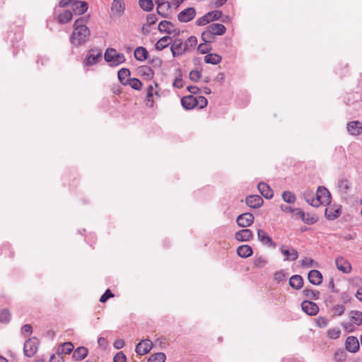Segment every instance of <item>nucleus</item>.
<instances>
[{
    "instance_id": "nucleus-61",
    "label": "nucleus",
    "mask_w": 362,
    "mask_h": 362,
    "mask_svg": "<svg viewBox=\"0 0 362 362\" xmlns=\"http://www.w3.org/2000/svg\"><path fill=\"white\" fill-rule=\"evenodd\" d=\"M339 187L346 192L349 188V183L347 180L343 179L339 181Z\"/></svg>"
},
{
    "instance_id": "nucleus-54",
    "label": "nucleus",
    "mask_w": 362,
    "mask_h": 362,
    "mask_svg": "<svg viewBox=\"0 0 362 362\" xmlns=\"http://www.w3.org/2000/svg\"><path fill=\"white\" fill-rule=\"evenodd\" d=\"M211 47L207 45L206 42L205 43H201L198 46V50L201 54H207L211 50Z\"/></svg>"
},
{
    "instance_id": "nucleus-1",
    "label": "nucleus",
    "mask_w": 362,
    "mask_h": 362,
    "mask_svg": "<svg viewBox=\"0 0 362 362\" xmlns=\"http://www.w3.org/2000/svg\"><path fill=\"white\" fill-rule=\"evenodd\" d=\"M84 18H78L74 24V30L70 37L71 44L80 46L87 42L90 36V30L86 25Z\"/></svg>"
},
{
    "instance_id": "nucleus-5",
    "label": "nucleus",
    "mask_w": 362,
    "mask_h": 362,
    "mask_svg": "<svg viewBox=\"0 0 362 362\" xmlns=\"http://www.w3.org/2000/svg\"><path fill=\"white\" fill-rule=\"evenodd\" d=\"M222 16V12L219 10H215L210 12H208L204 16L199 18L197 21L196 24L199 26H203L208 23H209L211 21L218 20L221 18Z\"/></svg>"
},
{
    "instance_id": "nucleus-23",
    "label": "nucleus",
    "mask_w": 362,
    "mask_h": 362,
    "mask_svg": "<svg viewBox=\"0 0 362 362\" xmlns=\"http://www.w3.org/2000/svg\"><path fill=\"white\" fill-rule=\"evenodd\" d=\"M308 278L310 283L315 286L321 284L322 281V274L316 269L310 271L308 275Z\"/></svg>"
},
{
    "instance_id": "nucleus-36",
    "label": "nucleus",
    "mask_w": 362,
    "mask_h": 362,
    "mask_svg": "<svg viewBox=\"0 0 362 362\" xmlns=\"http://www.w3.org/2000/svg\"><path fill=\"white\" fill-rule=\"evenodd\" d=\"M171 39L168 36L161 37L155 45V47L158 50H163L167 47L170 43Z\"/></svg>"
},
{
    "instance_id": "nucleus-7",
    "label": "nucleus",
    "mask_w": 362,
    "mask_h": 362,
    "mask_svg": "<svg viewBox=\"0 0 362 362\" xmlns=\"http://www.w3.org/2000/svg\"><path fill=\"white\" fill-rule=\"evenodd\" d=\"M153 348V343L150 339H143L138 343L135 348V351L138 355H145L148 354Z\"/></svg>"
},
{
    "instance_id": "nucleus-17",
    "label": "nucleus",
    "mask_w": 362,
    "mask_h": 362,
    "mask_svg": "<svg viewBox=\"0 0 362 362\" xmlns=\"http://www.w3.org/2000/svg\"><path fill=\"white\" fill-rule=\"evenodd\" d=\"M245 202L249 207L257 209L263 204L264 200L260 196L255 194L247 196Z\"/></svg>"
},
{
    "instance_id": "nucleus-19",
    "label": "nucleus",
    "mask_w": 362,
    "mask_h": 362,
    "mask_svg": "<svg viewBox=\"0 0 362 362\" xmlns=\"http://www.w3.org/2000/svg\"><path fill=\"white\" fill-rule=\"evenodd\" d=\"M253 237V233L250 229H242L238 230L235 234V238L238 241L247 242L250 240Z\"/></svg>"
},
{
    "instance_id": "nucleus-47",
    "label": "nucleus",
    "mask_w": 362,
    "mask_h": 362,
    "mask_svg": "<svg viewBox=\"0 0 362 362\" xmlns=\"http://www.w3.org/2000/svg\"><path fill=\"white\" fill-rule=\"evenodd\" d=\"M11 320V313L7 309H4L0 312V322L7 323Z\"/></svg>"
},
{
    "instance_id": "nucleus-20",
    "label": "nucleus",
    "mask_w": 362,
    "mask_h": 362,
    "mask_svg": "<svg viewBox=\"0 0 362 362\" xmlns=\"http://www.w3.org/2000/svg\"><path fill=\"white\" fill-rule=\"evenodd\" d=\"M346 129L351 135H359L362 133V123L359 121H351L347 124Z\"/></svg>"
},
{
    "instance_id": "nucleus-49",
    "label": "nucleus",
    "mask_w": 362,
    "mask_h": 362,
    "mask_svg": "<svg viewBox=\"0 0 362 362\" xmlns=\"http://www.w3.org/2000/svg\"><path fill=\"white\" fill-rule=\"evenodd\" d=\"M196 99V107H199V109L204 108L207 105L208 101L204 96H197Z\"/></svg>"
},
{
    "instance_id": "nucleus-24",
    "label": "nucleus",
    "mask_w": 362,
    "mask_h": 362,
    "mask_svg": "<svg viewBox=\"0 0 362 362\" xmlns=\"http://www.w3.org/2000/svg\"><path fill=\"white\" fill-rule=\"evenodd\" d=\"M341 215V206H332L325 209V216L329 220H334Z\"/></svg>"
},
{
    "instance_id": "nucleus-38",
    "label": "nucleus",
    "mask_w": 362,
    "mask_h": 362,
    "mask_svg": "<svg viewBox=\"0 0 362 362\" xmlns=\"http://www.w3.org/2000/svg\"><path fill=\"white\" fill-rule=\"evenodd\" d=\"M350 317L353 322L359 326L362 325V313L358 310H352L350 312Z\"/></svg>"
},
{
    "instance_id": "nucleus-3",
    "label": "nucleus",
    "mask_w": 362,
    "mask_h": 362,
    "mask_svg": "<svg viewBox=\"0 0 362 362\" xmlns=\"http://www.w3.org/2000/svg\"><path fill=\"white\" fill-rule=\"evenodd\" d=\"M104 59L111 66H117L126 61L124 54L117 52V50L113 48H107L106 49Z\"/></svg>"
},
{
    "instance_id": "nucleus-57",
    "label": "nucleus",
    "mask_w": 362,
    "mask_h": 362,
    "mask_svg": "<svg viewBox=\"0 0 362 362\" xmlns=\"http://www.w3.org/2000/svg\"><path fill=\"white\" fill-rule=\"evenodd\" d=\"M114 295L112 294V293L111 292V291L110 289H107L105 291V292L101 296L100 298V301L101 303H105L106 302L109 298L113 297Z\"/></svg>"
},
{
    "instance_id": "nucleus-64",
    "label": "nucleus",
    "mask_w": 362,
    "mask_h": 362,
    "mask_svg": "<svg viewBox=\"0 0 362 362\" xmlns=\"http://www.w3.org/2000/svg\"><path fill=\"white\" fill-rule=\"evenodd\" d=\"M62 359L63 357L62 356V354L58 352L57 356H55L54 354L51 356L49 362H61Z\"/></svg>"
},
{
    "instance_id": "nucleus-22",
    "label": "nucleus",
    "mask_w": 362,
    "mask_h": 362,
    "mask_svg": "<svg viewBox=\"0 0 362 362\" xmlns=\"http://www.w3.org/2000/svg\"><path fill=\"white\" fill-rule=\"evenodd\" d=\"M257 188L261 194L266 199H272L274 196V192L272 188L265 182H261L258 184Z\"/></svg>"
},
{
    "instance_id": "nucleus-52",
    "label": "nucleus",
    "mask_w": 362,
    "mask_h": 362,
    "mask_svg": "<svg viewBox=\"0 0 362 362\" xmlns=\"http://www.w3.org/2000/svg\"><path fill=\"white\" fill-rule=\"evenodd\" d=\"M202 77V74L197 70H192L189 73V78L194 82L198 81Z\"/></svg>"
},
{
    "instance_id": "nucleus-55",
    "label": "nucleus",
    "mask_w": 362,
    "mask_h": 362,
    "mask_svg": "<svg viewBox=\"0 0 362 362\" xmlns=\"http://www.w3.org/2000/svg\"><path fill=\"white\" fill-rule=\"evenodd\" d=\"M315 261L310 257H305L301 261V265L305 268H310L313 266Z\"/></svg>"
},
{
    "instance_id": "nucleus-4",
    "label": "nucleus",
    "mask_w": 362,
    "mask_h": 362,
    "mask_svg": "<svg viewBox=\"0 0 362 362\" xmlns=\"http://www.w3.org/2000/svg\"><path fill=\"white\" fill-rule=\"evenodd\" d=\"M226 27L223 24L212 23L202 33V39L206 42H210V38H211L213 35H222L226 33Z\"/></svg>"
},
{
    "instance_id": "nucleus-10",
    "label": "nucleus",
    "mask_w": 362,
    "mask_h": 362,
    "mask_svg": "<svg viewBox=\"0 0 362 362\" xmlns=\"http://www.w3.org/2000/svg\"><path fill=\"white\" fill-rule=\"evenodd\" d=\"M170 50L174 57L180 56L186 52L185 44L180 39H175L173 41Z\"/></svg>"
},
{
    "instance_id": "nucleus-18",
    "label": "nucleus",
    "mask_w": 362,
    "mask_h": 362,
    "mask_svg": "<svg viewBox=\"0 0 362 362\" xmlns=\"http://www.w3.org/2000/svg\"><path fill=\"white\" fill-rule=\"evenodd\" d=\"M335 264L337 268L343 273L348 274L351 270V264L342 257H337Z\"/></svg>"
},
{
    "instance_id": "nucleus-33",
    "label": "nucleus",
    "mask_w": 362,
    "mask_h": 362,
    "mask_svg": "<svg viewBox=\"0 0 362 362\" xmlns=\"http://www.w3.org/2000/svg\"><path fill=\"white\" fill-rule=\"evenodd\" d=\"M125 8L124 3L122 0H113L111 6V10L116 14H121Z\"/></svg>"
},
{
    "instance_id": "nucleus-15",
    "label": "nucleus",
    "mask_w": 362,
    "mask_h": 362,
    "mask_svg": "<svg viewBox=\"0 0 362 362\" xmlns=\"http://www.w3.org/2000/svg\"><path fill=\"white\" fill-rule=\"evenodd\" d=\"M301 308L308 315H315L319 311L317 305L310 300H303L301 303Z\"/></svg>"
},
{
    "instance_id": "nucleus-28",
    "label": "nucleus",
    "mask_w": 362,
    "mask_h": 362,
    "mask_svg": "<svg viewBox=\"0 0 362 362\" xmlns=\"http://www.w3.org/2000/svg\"><path fill=\"white\" fill-rule=\"evenodd\" d=\"M118 79L119 82L123 85H127L128 82L130 81V71L127 68H122L118 71L117 73Z\"/></svg>"
},
{
    "instance_id": "nucleus-27",
    "label": "nucleus",
    "mask_w": 362,
    "mask_h": 362,
    "mask_svg": "<svg viewBox=\"0 0 362 362\" xmlns=\"http://www.w3.org/2000/svg\"><path fill=\"white\" fill-rule=\"evenodd\" d=\"M182 105L187 110H191L196 107V99L193 95L184 96L181 99Z\"/></svg>"
},
{
    "instance_id": "nucleus-37",
    "label": "nucleus",
    "mask_w": 362,
    "mask_h": 362,
    "mask_svg": "<svg viewBox=\"0 0 362 362\" xmlns=\"http://www.w3.org/2000/svg\"><path fill=\"white\" fill-rule=\"evenodd\" d=\"M72 12L65 10L58 16V21L60 24H64L70 21L72 18Z\"/></svg>"
},
{
    "instance_id": "nucleus-12",
    "label": "nucleus",
    "mask_w": 362,
    "mask_h": 362,
    "mask_svg": "<svg viewBox=\"0 0 362 362\" xmlns=\"http://www.w3.org/2000/svg\"><path fill=\"white\" fill-rule=\"evenodd\" d=\"M196 16V11L194 8H187L177 15V19L180 22L187 23L192 21Z\"/></svg>"
},
{
    "instance_id": "nucleus-46",
    "label": "nucleus",
    "mask_w": 362,
    "mask_h": 362,
    "mask_svg": "<svg viewBox=\"0 0 362 362\" xmlns=\"http://www.w3.org/2000/svg\"><path fill=\"white\" fill-rule=\"evenodd\" d=\"M127 85H129L133 89L140 90L142 88V83L137 78H131Z\"/></svg>"
},
{
    "instance_id": "nucleus-39",
    "label": "nucleus",
    "mask_w": 362,
    "mask_h": 362,
    "mask_svg": "<svg viewBox=\"0 0 362 362\" xmlns=\"http://www.w3.org/2000/svg\"><path fill=\"white\" fill-rule=\"evenodd\" d=\"M303 293L305 297L312 300H317L319 298L320 296V292L318 291L308 288H304Z\"/></svg>"
},
{
    "instance_id": "nucleus-32",
    "label": "nucleus",
    "mask_w": 362,
    "mask_h": 362,
    "mask_svg": "<svg viewBox=\"0 0 362 362\" xmlns=\"http://www.w3.org/2000/svg\"><path fill=\"white\" fill-rule=\"evenodd\" d=\"M158 86V83L156 82H153L152 84L148 85L147 88V94H146V100L148 102H151L150 106L153 105V95L160 97L157 90H154V88Z\"/></svg>"
},
{
    "instance_id": "nucleus-16",
    "label": "nucleus",
    "mask_w": 362,
    "mask_h": 362,
    "mask_svg": "<svg viewBox=\"0 0 362 362\" xmlns=\"http://www.w3.org/2000/svg\"><path fill=\"white\" fill-rule=\"evenodd\" d=\"M346 349L351 353H356L359 349V342L358 339L354 336H349L345 341Z\"/></svg>"
},
{
    "instance_id": "nucleus-6",
    "label": "nucleus",
    "mask_w": 362,
    "mask_h": 362,
    "mask_svg": "<svg viewBox=\"0 0 362 362\" xmlns=\"http://www.w3.org/2000/svg\"><path fill=\"white\" fill-rule=\"evenodd\" d=\"M38 344V340L35 337L29 338L28 340H26L23 346V352L25 356L27 357L33 356L37 351Z\"/></svg>"
},
{
    "instance_id": "nucleus-31",
    "label": "nucleus",
    "mask_w": 362,
    "mask_h": 362,
    "mask_svg": "<svg viewBox=\"0 0 362 362\" xmlns=\"http://www.w3.org/2000/svg\"><path fill=\"white\" fill-rule=\"evenodd\" d=\"M238 255L243 258H247L252 255V249L250 245H243L237 248Z\"/></svg>"
},
{
    "instance_id": "nucleus-56",
    "label": "nucleus",
    "mask_w": 362,
    "mask_h": 362,
    "mask_svg": "<svg viewBox=\"0 0 362 362\" xmlns=\"http://www.w3.org/2000/svg\"><path fill=\"white\" fill-rule=\"evenodd\" d=\"M316 325L320 327H325L328 325V320L325 317H319L316 319Z\"/></svg>"
},
{
    "instance_id": "nucleus-48",
    "label": "nucleus",
    "mask_w": 362,
    "mask_h": 362,
    "mask_svg": "<svg viewBox=\"0 0 362 362\" xmlns=\"http://www.w3.org/2000/svg\"><path fill=\"white\" fill-rule=\"evenodd\" d=\"M327 334L328 337L335 339L339 337L341 331L339 328L334 327L328 329Z\"/></svg>"
},
{
    "instance_id": "nucleus-41",
    "label": "nucleus",
    "mask_w": 362,
    "mask_h": 362,
    "mask_svg": "<svg viewBox=\"0 0 362 362\" xmlns=\"http://www.w3.org/2000/svg\"><path fill=\"white\" fill-rule=\"evenodd\" d=\"M281 197L283 200L288 204H293L296 201V197L295 194L290 191H284L282 193Z\"/></svg>"
},
{
    "instance_id": "nucleus-44",
    "label": "nucleus",
    "mask_w": 362,
    "mask_h": 362,
    "mask_svg": "<svg viewBox=\"0 0 362 362\" xmlns=\"http://www.w3.org/2000/svg\"><path fill=\"white\" fill-rule=\"evenodd\" d=\"M267 263L268 260L262 256L255 257L254 259V265L258 269L264 267Z\"/></svg>"
},
{
    "instance_id": "nucleus-40",
    "label": "nucleus",
    "mask_w": 362,
    "mask_h": 362,
    "mask_svg": "<svg viewBox=\"0 0 362 362\" xmlns=\"http://www.w3.org/2000/svg\"><path fill=\"white\" fill-rule=\"evenodd\" d=\"M166 356L163 352H158L151 355L148 358V362H165Z\"/></svg>"
},
{
    "instance_id": "nucleus-53",
    "label": "nucleus",
    "mask_w": 362,
    "mask_h": 362,
    "mask_svg": "<svg viewBox=\"0 0 362 362\" xmlns=\"http://www.w3.org/2000/svg\"><path fill=\"white\" fill-rule=\"evenodd\" d=\"M114 362H126L127 357L126 355L122 352L119 351L116 354L113 358Z\"/></svg>"
},
{
    "instance_id": "nucleus-9",
    "label": "nucleus",
    "mask_w": 362,
    "mask_h": 362,
    "mask_svg": "<svg viewBox=\"0 0 362 362\" xmlns=\"http://www.w3.org/2000/svg\"><path fill=\"white\" fill-rule=\"evenodd\" d=\"M102 57V53L97 49H91L88 52L84 61L86 66H92L98 63Z\"/></svg>"
},
{
    "instance_id": "nucleus-58",
    "label": "nucleus",
    "mask_w": 362,
    "mask_h": 362,
    "mask_svg": "<svg viewBox=\"0 0 362 362\" xmlns=\"http://www.w3.org/2000/svg\"><path fill=\"white\" fill-rule=\"evenodd\" d=\"M274 278L277 282H281L286 279V274L282 270L278 271L275 272Z\"/></svg>"
},
{
    "instance_id": "nucleus-45",
    "label": "nucleus",
    "mask_w": 362,
    "mask_h": 362,
    "mask_svg": "<svg viewBox=\"0 0 362 362\" xmlns=\"http://www.w3.org/2000/svg\"><path fill=\"white\" fill-rule=\"evenodd\" d=\"M346 358V353L343 349H338L334 356V359L336 362H343Z\"/></svg>"
},
{
    "instance_id": "nucleus-13",
    "label": "nucleus",
    "mask_w": 362,
    "mask_h": 362,
    "mask_svg": "<svg viewBox=\"0 0 362 362\" xmlns=\"http://www.w3.org/2000/svg\"><path fill=\"white\" fill-rule=\"evenodd\" d=\"M158 30L161 33H167L175 35L179 34V30L175 28V26L171 22L168 21H160L158 25Z\"/></svg>"
},
{
    "instance_id": "nucleus-8",
    "label": "nucleus",
    "mask_w": 362,
    "mask_h": 362,
    "mask_svg": "<svg viewBox=\"0 0 362 362\" xmlns=\"http://www.w3.org/2000/svg\"><path fill=\"white\" fill-rule=\"evenodd\" d=\"M254 216L251 213H244L239 215L236 218L237 224L242 228L251 226L254 222Z\"/></svg>"
},
{
    "instance_id": "nucleus-63",
    "label": "nucleus",
    "mask_w": 362,
    "mask_h": 362,
    "mask_svg": "<svg viewBox=\"0 0 362 362\" xmlns=\"http://www.w3.org/2000/svg\"><path fill=\"white\" fill-rule=\"evenodd\" d=\"M183 81L181 77H177L173 81V86L177 88H181L183 87Z\"/></svg>"
},
{
    "instance_id": "nucleus-59",
    "label": "nucleus",
    "mask_w": 362,
    "mask_h": 362,
    "mask_svg": "<svg viewBox=\"0 0 362 362\" xmlns=\"http://www.w3.org/2000/svg\"><path fill=\"white\" fill-rule=\"evenodd\" d=\"M32 332L33 327L29 324L24 325L21 328V334L25 336L31 334Z\"/></svg>"
},
{
    "instance_id": "nucleus-50",
    "label": "nucleus",
    "mask_w": 362,
    "mask_h": 362,
    "mask_svg": "<svg viewBox=\"0 0 362 362\" xmlns=\"http://www.w3.org/2000/svg\"><path fill=\"white\" fill-rule=\"evenodd\" d=\"M344 310H345V307L343 305H339V304L335 305L332 308V312L333 313V315H335V316L341 315L344 313Z\"/></svg>"
},
{
    "instance_id": "nucleus-30",
    "label": "nucleus",
    "mask_w": 362,
    "mask_h": 362,
    "mask_svg": "<svg viewBox=\"0 0 362 362\" xmlns=\"http://www.w3.org/2000/svg\"><path fill=\"white\" fill-rule=\"evenodd\" d=\"M134 55L136 60L143 62L147 59L148 52L146 48L138 47L135 49Z\"/></svg>"
},
{
    "instance_id": "nucleus-25",
    "label": "nucleus",
    "mask_w": 362,
    "mask_h": 362,
    "mask_svg": "<svg viewBox=\"0 0 362 362\" xmlns=\"http://www.w3.org/2000/svg\"><path fill=\"white\" fill-rule=\"evenodd\" d=\"M257 237L259 240H260L263 244L273 247H276V243L273 242L272 238L269 237L264 230L259 229L257 230Z\"/></svg>"
},
{
    "instance_id": "nucleus-60",
    "label": "nucleus",
    "mask_w": 362,
    "mask_h": 362,
    "mask_svg": "<svg viewBox=\"0 0 362 362\" xmlns=\"http://www.w3.org/2000/svg\"><path fill=\"white\" fill-rule=\"evenodd\" d=\"M304 199H305L306 202L311 205V201L313 197V192L311 190H307L305 191L303 193Z\"/></svg>"
},
{
    "instance_id": "nucleus-42",
    "label": "nucleus",
    "mask_w": 362,
    "mask_h": 362,
    "mask_svg": "<svg viewBox=\"0 0 362 362\" xmlns=\"http://www.w3.org/2000/svg\"><path fill=\"white\" fill-rule=\"evenodd\" d=\"M139 6L145 11H151L153 8V3L152 0H139Z\"/></svg>"
},
{
    "instance_id": "nucleus-34",
    "label": "nucleus",
    "mask_w": 362,
    "mask_h": 362,
    "mask_svg": "<svg viewBox=\"0 0 362 362\" xmlns=\"http://www.w3.org/2000/svg\"><path fill=\"white\" fill-rule=\"evenodd\" d=\"M221 57L218 54L210 53L207 54L204 57V62L206 64H211L213 65H216L221 62Z\"/></svg>"
},
{
    "instance_id": "nucleus-62",
    "label": "nucleus",
    "mask_w": 362,
    "mask_h": 362,
    "mask_svg": "<svg viewBox=\"0 0 362 362\" xmlns=\"http://www.w3.org/2000/svg\"><path fill=\"white\" fill-rule=\"evenodd\" d=\"M157 17L154 14H149L146 18V23L148 25H151L156 23L157 21Z\"/></svg>"
},
{
    "instance_id": "nucleus-29",
    "label": "nucleus",
    "mask_w": 362,
    "mask_h": 362,
    "mask_svg": "<svg viewBox=\"0 0 362 362\" xmlns=\"http://www.w3.org/2000/svg\"><path fill=\"white\" fill-rule=\"evenodd\" d=\"M289 285L295 289H300L303 287V279L300 275H293L289 279Z\"/></svg>"
},
{
    "instance_id": "nucleus-14",
    "label": "nucleus",
    "mask_w": 362,
    "mask_h": 362,
    "mask_svg": "<svg viewBox=\"0 0 362 362\" xmlns=\"http://www.w3.org/2000/svg\"><path fill=\"white\" fill-rule=\"evenodd\" d=\"M281 252L284 256H285L284 260L287 261H295L298 257V251L293 248L289 247L288 246L282 245L280 248Z\"/></svg>"
},
{
    "instance_id": "nucleus-2",
    "label": "nucleus",
    "mask_w": 362,
    "mask_h": 362,
    "mask_svg": "<svg viewBox=\"0 0 362 362\" xmlns=\"http://www.w3.org/2000/svg\"><path fill=\"white\" fill-rule=\"evenodd\" d=\"M311 202V206L315 207L329 204L331 202V194L326 187L320 186L316 191L315 198H313Z\"/></svg>"
},
{
    "instance_id": "nucleus-51",
    "label": "nucleus",
    "mask_w": 362,
    "mask_h": 362,
    "mask_svg": "<svg viewBox=\"0 0 362 362\" xmlns=\"http://www.w3.org/2000/svg\"><path fill=\"white\" fill-rule=\"evenodd\" d=\"M74 345L71 342H65L62 346V353L69 354L74 350Z\"/></svg>"
},
{
    "instance_id": "nucleus-43",
    "label": "nucleus",
    "mask_w": 362,
    "mask_h": 362,
    "mask_svg": "<svg viewBox=\"0 0 362 362\" xmlns=\"http://www.w3.org/2000/svg\"><path fill=\"white\" fill-rule=\"evenodd\" d=\"M197 43V39L195 36L189 37L187 40L184 42L186 52L194 48L196 46Z\"/></svg>"
},
{
    "instance_id": "nucleus-26",
    "label": "nucleus",
    "mask_w": 362,
    "mask_h": 362,
    "mask_svg": "<svg viewBox=\"0 0 362 362\" xmlns=\"http://www.w3.org/2000/svg\"><path fill=\"white\" fill-rule=\"evenodd\" d=\"M88 9V4L85 1H76L72 4V10L76 15H82Z\"/></svg>"
},
{
    "instance_id": "nucleus-11",
    "label": "nucleus",
    "mask_w": 362,
    "mask_h": 362,
    "mask_svg": "<svg viewBox=\"0 0 362 362\" xmlns=\"http://www.w3.org/2000/svg\"><path fill=\"white\" fill-rule=\"evenodd\" d=\"M299 217L305 223L308 225L314 224L317 221V217L315 214H305L302 209H296V215Z\"/></svg>"
},
{
    "instance_id": "nucleus-35",
    "label": "nucleus",
    "mask_w": 362,
    "mask_h": 362,
    "mask_svg": "<svg viewBox=\"0 0 362 362\" xmlns=\"http://www.w3.org/2000/svg\"><path fill=\"white\" fill-rule=\"evenodd\" d=\"M88 349L84 346L77 348L73 354V358L77 361H81L86 357Z\"/></svg>"
},
{
    "instance_id": "nucleus-21",
    "label": "nucleus",
    "mask_w": 362,
    "mask_h": 362,
    "mask_svg": "<svg viewBox=\"0 0 362 362\" xmlns=\"http://www.w3.org/2000/svg\"><path fill=\"white\" fill-rule=\"evenodd\" d=\"M157 4V12L163 18L167 17L166 12L170 8L171 5L170 2L164 0H156Z\"/></svg>"
}]
</instances>
